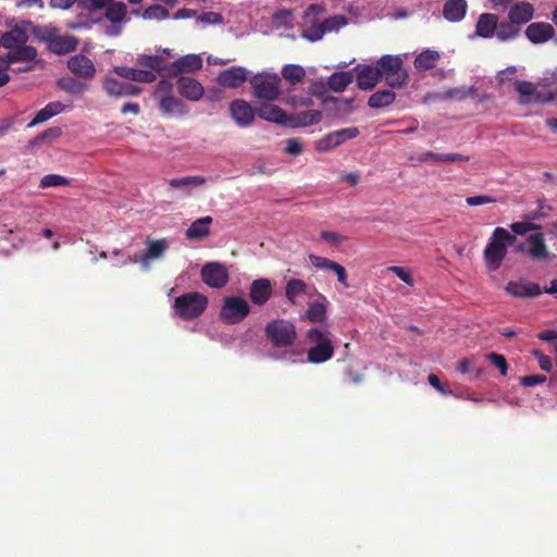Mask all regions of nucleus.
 <instances>
[{"label": "nucleus", "mask_w": 557, "mask_h": 557, "mask_svg": "<svg viewBox=\"0 0 557 557\" xmlns=\"http://www.w3.org/2000/svg\"><path fill=\"white\" fill-rule=\"evenodd\" d=\"M322 120V113L319 110H307L293 113L287 116L286 126L297 128L318 124Z\"/></svg>", "instance_id": "nucleus-22"}, {"label": "nucleus", "mask_w": 557, "mask_h": 557, "mask_svg": "<svg viewBox=\"0 0 557 557\" xmlns=\"http://www.w3.org/2000/svg\"><path fill=\"white\" fill-rule=\"evenodd\" d=\"M355 71H357V84L362 90L372 89L382 79L379 64L376 66L359 64Z\"/></svg>", "instance_id": "nucleus-16"}, {"label": "nucleus", "mask_w": 557, "mask_h": 557, "mask_svg": "<svg viewBox=\"0 0 557 557\" xmlns=\"http://www.w3.org/2000/svg\"><path fill=\"white\" fill-rule=\"evenodd\" d=\"M285 152L292 156H299L302 152L301 143L295 138L287 139Z\"/></svg>", "instance_id": "nucleus-61"}, {"label": "nucleus", "mask_w": 557, "mask_h": 557, "mask_svg": "<svg viewBox=\"0 0 557 557\" xmlns=\"http://www.w3.org/2000/svg\"><path fill=\"white\" fill-rule=\"evenodd\" d=\"M127 8L123 2H112L107 7L106 17L113 24H120L125 20Z\"/></svg>", "instance_id": "nucleus-40"}, {"label": "nucleus", "mask_w": 557, "mask_h": 557, "mask_svg": "<svg viewBox=\"0 0 557 557\" xmlns=\"http://www.w3.org/2000/svg\"><path fill=\"white\" fill-rule=\"evenodd\" d=\"M387 271L394 273L397 275L403 282H405L408 285L413 284V280L411 274L403 267L392 265L387 268Z\"/></svg>", "instance_id": "nucleus-56"}, {"label": "nucleus", "mask_w": 557, "mask_h": 557, "mask_svg": "<svg viewBox=\"0 0 557 557\" xmlns=\"http://www.w3.org/2000/svg\"><path fill=\"white\" fill-rule=\"evenodd\" d=\"M169 15V11L164 7L159 4L147 8L143 13L144 18L158 21L168 18Z\"/></svg>", "instance_id": "nucleus-51"}, {"label": "nucleus", "mask_w": 557, "mask_h": 557, "mask_svg": "<svg viewBox=\"0 0 557 557\" xmlns=\"http://www.w3.org/2000/svg\"><path fill=\"white\" fill-rule=\"evenodd\" d=\"M49 41V48L57 54H65L76 49L77 40L73 36H57L50 34L47 38Z\"/></svg>", "instance_id": "nucleus-26"}, {"label": "nucleus", "mask_w": 557, "mask_h": 557, "mask_svg": "<svg viewBox=\"0 0 557 557\" xmlns=\"http://www.w3.org/2000/svg\"><path fill=\"white\" fill-rule=\"evenodd\" d=\"M515 88L520 96V102L524 104L544 103L554 99L552 92L540 91L533 83L528 81H516Z\"/></svg>", "instance_id": "nucleus-9"}, {"label": "nucleus", "mask_w": 557, "mask_h": 557, "mask_svg": "<svg viewBox=\"0 0 557 557\" xmlns=\"http://www.w3.org/2000/svg\"><path fill=\"white\" fill-rule=\"evenodd\" d=\"M508 294L520 298H536L542 294L539 284L528 281L509 282L506 286Z\"/></svg>", "instance_id": "nucleus-19"}, {"label": "nucleus", "mask_w": 557, "mask_h": 557, "mask_svg": "<svg viewBox=\"0 0 557 557\" xmlns=\"http://www.w3.org/2000/svg\"><path fill=\"white\" fill-rule=\"evenodd\" d=\"M470 90L466 87H457L447 89L444 94H437L434 96L435 99L447 100V99H457L462 100L468 97Z\"/></svg>", "instance_id": "nucleus-50"}, {"label": "nucleus", "mask_w": 557, "mask_h": 557, "mask_svg": "<svg viewBox=\"0 0 557 557\" xmlns=\"http://www.w3.org/2000/svg\"><path fill=\"white\" fill-rule=\"evenodd\" d=\"M325 13V7L323 4H310L304 15V20L306 24H309L308 27L304 28L301 32V37L314 42L320 40L325 32L320 22V17Z\"/></svg>", "instance_id": "nucleus-7"}, {"label": "nucleus", "mask_w": 557, "mask_h": 557, "mask_svg": "<svg viewBox=\"0 0 557 557\" xmlns=\"http://www.w3.org/2000/svg\"><path fill=\"white\" fill-rule=\"evenodd\" d=\"M329 330L312 327L307 332V338L313 344L307 351V360L318 364L330 360L334 355V346Z\"/></svg>", "instance_id": "nucleus-2"}, {"label": "nucleus", "mask_w": 557, "mask_h": 557, "mask_svg": "<svg viewBox=\"0 0 557 557\" xmlns=\"http://www.w3.org/2000/svg\"><path fill=\"white\" fill-rule=\"evenodd\" d=\"M58 86L65 92L75 96L83 95L88 88V86L85 83L74 77H63L59 79Z\"/></svg>", "instance_id": "nucleus-39"}, {"label": "nucleus", "mask_w": 557, "mask_h": 557, "mask_svg": "<svg viewBox=\"0 0 557 557\" xmlns=\"http://www.w3.org/2000/svg\"><path fill=\"white\" fill-rule=\"evenodd\" d=\"M498 18L495 14L483 13L479 16L475 25V36L491 38L494 36Z\"/></svg>", "instance_id": "nucleus-27"}, {"label": "nucleus", "mask_w": 557, "mask_h": 557, "mask_svg": "<svg viewBox=\"0 0 557 557\" xmlns=\"http://www.w3.org/2000/svg\"><path fill=\"white\" fill-rule=\"evenodd\" d=\"M211 222L212 218L209 215L200 218L193 222L191 225L186 230L187 239H203L209 234Z\"/></svg>", "instance_id": "nucleus-32"}, {"label": "nucleus", "mask_w": 557, "mask_h": 557, "mask_svg": "<svg viewBox=\"0 0 557 557\" xmlns=\"http://www.w3.org/2000/svg\"><path fill=\"white\" fill-rule=\"evenodd\" d=\"M359 133L358 127H347L331 132L317 141L315 149L322 152L329 151L341 146L348 139L357 137Z\"/></svg>", "instance_id": "nucleus-8"}, {"label": "nucleus", "mask_w": 557, "mask_h": 557, "mask_svg": "<svg viewBox=\"0 0 557 557\" xmlns=\"http://www.w3.org/2000/svg\"><path fill=\"white\" fill-rule=\"evenodd\" d=\"M49 119H51V115L49 114L48 111H46L45 108H42L36 113L35 117L28 123V127H33L37 124L44 123V122L48 121Z\"/></svg>", "instance_id": "nucleus-63"}, {"label": "nucleus", "mask_w": 557, "mask_h": 557, "mask_svg": "<svg viewBox=\"0 0 557 557\" xmlns=\"http://www.w3.org/2000/svg\"><path fill=\"white\" fill-rule=\"evenodd\" d=\"M486 359L499 370L503 376L507 375L508 363L503 355L497 352H490L486 355Z\"/></svg>", "instance_id": "nucleus-52"}, {"label": "nucleus", "mask_w": 557, "mask_h": 557, "mask_svg": "<svg viewBox=\"0 0 557 557\" xmlns=\"http://www.w3.org/2000/svg\"><path fill=\"white\" fill-rule=\"evenodd\" d=\"M272 296V284L268 278L255 280L249 288V298L257 306H263Z\"/></svg>", "instance_id": "nucleus-20"}, {"label": "nucleus", "mask_w": 557, "mask_h": 557, "mask_svg": "<svg viewBox=\"0 0 557 557\" xmlns=\"http://www.w3.org/2000/svg\"><path fill=\"white\" fill-rule=\"evenodd\" d=\"M539 339L547 343L554 344V352L557 356V331L555 330H545L537 334Z\"/></svg>", "instance_id": "nucleus-59"}, {"label": "nucleus", "mask_w": 557, "mask_h": 557, "mask_svg": "<svg viewBox=\"0 0 557 557\" xmlns=\"http://www.w3.org/2000/svg\"><path fill=\"white\" fill-rule=\"evenodd\" d=\"M510 230L516 235H529L528 244H544L545 242V234L542 232L541 225L531 221L527 215L522 221L510 224Z\"/></svg>", "instance_id": "nucleus-10"}, {"label": "nucleus", "mask_w": 557, "mask_h": 557, "mask_svg": "<svg viewBox=\"0 0 557 557\" xmlns=\"http://www.w3.org/2000/svg\"><path fill=\"white\" fill-rule=\"evenodd\" d=\"M159 109L168 116H184L188 113L187 107L173 96H162L159 101Z\"/></svg>", "instance_id": "nucleus-24"}, {"label": "nucleus", "mask_w": 557, "mask_h": 557, "mask_svg": "<svg viewBox=\"0 0 557 557\" xmlns=\"http://www.w3.org/2000/svg\"><path fill=\"white\" fill-rule=\"evenodd\" d=\"M67 184H69V180L59 174H47V175L42 176L40 180L41 188L65 186Z\"/></svg>", "instance_id": "nucleus-49"}, {"label": "nucleus", "mask_w": 557, "mask_h": 557, "mask_svg": "<svg viewBox=\"0 0 557 557\" xmlns=\"http://www.w3.org/2000/svg\"><path fill=\"white\" fill-rule=\"evenodd\" d=\"M306 317L311 323H322L326 320V307L324 302L314 301L309 304Z\"/></svg>", "instance_id": "nucleus-41"}, {"label": "nucleus", "mask_w": 557, "mask_h": 557, "mask_svg": "<svg viewBox=\"0 0 557 557\" xmlns=\"http://www.w3.org/2000/svg\"><path fill=\"white\" fill-rule=\"evenodd\" d=\"M28 40V34L24 26H15L10 32L1 36L0 42L7 49L15 48L16 46L25 45Z\"/></svg>", "instance_id": "nucleus-31"}, {"label": "nucleus", "mask_w": 557, "mask_h": 557, "mask_svg": "<svg viewBox=\"0 0 557 557\" xmlns=\"http://www.w3.org/2000/svg\"><path fill=\"white\" fill-rule=\"evenodd\" d=\"M177 90L187 100L198 101L205 94L203 86L195 78L181 76L177 81Z\"/></svg>", "instance_id": "nucleus-17"}, {"label": "nucleus", "mask_w": 557, "mask_h": 557, "mask_svg": "<svg viewBox=\"0 0 557 557\" xmlns=\"http://www.w3.org/2000/svg\"><path fill=\"white\" fill-rule=\"evenodd\" d=\"M45 109H46V111L49 112L51 117H53V116L58 115L59 113L63 112L65 109V106L62 102L53 101V102H49L45 107Z\"/></svg>", "instance_id": "nucleus-64"}, {"label": "nucleus", "mask_w": 557, "mask_h": 557, "mask_svg": "<svg viewBox=\"0 0 557 557\" xmlns=\"http://www.w3.org/2000/svg\"><path fill=\"white\" fill-rule=\"evenodd\" d=\"M202 67V59L198 54H186L175 60L166 70L171 76L191 73Z\"/></svg>", "instance_id": "nucleus-15"}, {"label": "nucleus", "mask_w": 557, "mask_h": 557, "mask_svg": "<svg viewBox=\"0 0 557 557\" xmlns=\"http://www.w3.org/2000/svg\"><path fill=\"white\" fill-rule=\"evenodd\" d=\"M546 376L543 374L525 375L520 377V384L524 387H533L546 382Z\"/></svg>", "instance_id": "nucleus-55"}, {"label": "nucleus", "mask_w": 557, "mask_h": 557, "mask_svg": "<svg viewBox=\"0 0 557 557\" xmlns=\"http://www.w3.org/2000/svg\"><path fill=\"white\" fill-rule=\"evenodd\" d=\"M252 94L256 98L267 101H275L280 98L281 77L276 73L262 72L250 79Z\"/></svg>", "instance_id": "nucleus-5"}, {"label": "nucleus", "mask_w": 557, "mask_h": 557, "mask_svg": "<svg viewBox=\"0 0 557 557\" xmlns=\"http://www.w3.org/2000/svg\"><path fill=\"white\" fill-rule=\"evenodd\" d=\"M458 369L461 373H469L470 371H475V377H479L482 374L481 368H474L473 359L463 358L459 361Z\"/></svg>", "instance_id": "nucleus-58"}, {"label": "nucleus", "mask_w": 557, "mask_h": 557, "mask_svg": "<svg viewBox=\"0 0 557 557\" xmlns=\"http://www.w3.org/2000/svg\"><path fill=\"white\" fill-rule=\"evenodd\" d=\"M381 78L392 88H400L408 82L409 75L403 65L400 55L385 54L377 60Z\"/></svg>", "instance_id": "nucleus-3"}, {"label": "nucleus", "mask_w": 557, "mask_h": 557, "mask_svg": "<svg viewBox=\"0 0 557 557\" xmlns=\"http://www.w3.org/2000/svg\"><path fill=\"white\" fill-rule=\"evenodd\" d=\"M528 253L533 259H546L548 257L547 246H531Z\"/></svg>", "instance_id": "nucleus-62"}, {"label": "nucleus", "mask_w": 557, "mask_h": 557, "mask_svg": "<svg viewBox=\"0 0 557 557\" xmlns=\"http://www.w3.org/2000/svg\"><path fill=\"white\" fill-rule=\"evenodd\" d=\"M396 99V94L389 89L377 90L372 94L368 100V104L373 109H381L392 104Z\"/></svg>", "instance_id": "nucleus-36"}, {"label": "nucleus", "mask_w": 557, "mask_h": 557, "mask_svg": "<svg viewBox=\"0 0 557 557\" xmlns=\"http://www.w3.org/2000/svg\"><path fill=\"white\" fill-rule=\"evenodd\" d=\"M264 336L272 347L282 349L273 355L277 360L295 363L301 357L302 350L295 348L297 331L295 324L286 319H274L267 323Z\"/></svg>", "instance_id": "nucleus-1"}, {"label": "nucleus", "mask_w": 557, "mask_h": 557, "mask_svg": "<svg viewBox=\"0 0 557 557\" xmlns=\"http://www.w3.org/2000/svg\"><path fill=\"white\" fill-rule=\"evenodd\" d=\"M516 237L510 231L504 227H496L487 244H513Z\"/></svg>", "instance_id": "nucleus-47"}, {"label": "nucleus", "mask_w": 557, "mask_h": 557, "mask_svg": "<svg viewBox=\"0 0 557 557\" xmlns=\"http://www.w3.org/2000/svg\"><path fill=\"white\" fill-rule=\"evenodd\" d=\"M310 258H311L312 264L314 267L334 271L335 274L337 275L338 282L346 287L348 286L347 273L343 265H341L339 263H337L335 261H332V260H329V259L322 258V257L310 256Z\"/></svg>", "instance_id": "nucleus-29"}, {"label": "nucleus", "mask_w": 557, "mask_h": 557, "mask_svg": "<svg viewBox=\"0 0 557 557\" xmlns=\"http://www.w3.org/2000/svg\"><path fill=\"white\" fill-rule=\"evenodd\" d=\"M323 29L326 33L337 32L347 25V18L344 15H334L321 22Z\"/></svg>", "instance_id": "nucleus-48"}, {"label": "nucleus", "mask_w": 557, "mask_h": 557, "mask_svg": "<svg viewBox=\"0 0 557 557\" xmlns=\"http://www.w3.org/2000/svg\"><path fill=\"white\" fill-rule=\"evenodd\" d=\"M5 60L9 61V65L14 62L29 63L36 59L37 51L32 46L21 45L15 48H10Z\"/></svg>", "instance_id": "nucleus-28"}, {"label": "nucleus", "mask_w": 557, "mask_h": 557, "mask_svg": "<svg viewBox=\"0 0 557 557\" xmlns=\"http://www.w3.org/2000/svg\"><path fill=\"white\" fill-rule=\"evenodd\" d=\"M102 87L109 96L122 98L124 82H120L112 76H106L102 81Z\"/></svg>", "instance_id": "nucleus-45"}, {"label": "nucleus", "mask_w": 557, "mask_h": 557, "mask_svg": "<svg viewBox=\"0 0 557 557\" xmlns=\"http://www.w3.org/2000/svg\"><path fill=\"white\" fill-rule=\"evenodd\" d=\"M467 10L466 0H447L443 7V16L451 23L460 22L466 16Z\"/></svg>", "instance_id": "nucleus-25"}, {"label": "nucleus", "mask_w": 557, "mask_h": 557, "mask_svg": "<svg viewBox=\"0 0 557 557\" xmlns=\"http://www.w3.org/2000/svg\"><path fill=\"white\" fill-rule=\"evenodd\" d=\"M230 113L239 127L249 126L253 122L255 115H257L250 103L243 99L231 102Z\"/></svg>", "instance_id": "nucleus-11"}, {"label": "nucleus", "mask_w": 557, "mask_h": 557, "mask_svg": "<svg viewBox=\"0 0 557 557\" xmlns=\"http://www.w3.org/2000/svg\"><path fill=\"white\" fill-rule=\"evenodd\" d=\"M168 246H148L146 253L141 256L140 262L148 267L151 260L159 258Z\"/></svg>", "instance_id": "nucleus-53"}, {"label": "nucleus", "mask_w": 557, "mask_h": 557, "mask_svg": "<svg viewBox=\"0 0 557 557\" xmlns=\"http://www.w3.org/2000/svg\"><path fill=\"white\" fill-rule=\"evenodd\" d=\"M354 81V74L348 72H335L329 77V87L334 91H343Z\"/></svg>", "instance_id": "nucleus-37"}, {"label": "nucleus", "mask_w": 557, "mask_h": 557, "mask_svg": "<svg viewBox=\"0 0 557 557\" xmlns=\"http://www.w3.org/2000/svg\"><path fill=\"white\" fill-rule=\"evenodd\" d=\"M67 67L74 75L84 79H92L96 75L94 62L81 53L72 55L67 60Z\"/></svg>", "instance_id": "nucleus-13"}, {"label": "nucleus", "mask_w": 557, "mask_h": 557, "mask_svg": "<svg viewBox=\"0 0 557 557\" xmlns=\"http://www.w3.org/2000/svg\"><path fill=\"white\" fill-rule=\"evenodd\" d=\"M553 210V207L552 205L547 201V199L545 198H540L537 199V208L533 211H530L529 213H527L525 215L531 220V221H536V220H541V219H544L546 216H548V213Z\"/></svg>", "instance_id": "nucleus-46"}, {"label": "nucleus", "mask_w": 557, "mask_h": 557, "mask_svg": "<svg viewBox=\"0 0 557 557\" xmlns=\"http://www.w3.org/2000/svg\"><path fill=\"white\" fill-rule=\"evenodd\" d=\"M248 70L243 66H232L223 70L218 75V83L225 88H237L248 78Z\"/></svg>", "instance_id": "nucleus-14"}, {"label": "nucleus", "mask_w": 557, "mask_h": 557, "mask_svg": "<svg viewBox=\"0 0 557 557\" xmlns=\"http://www.w3.org/2000/svg\"><path fill=\"white\" fill-rule=\"evenodd\" d=\"M202 281L210 287L221 288L228 281L227 270L219 263H208L201 270Z\"/></svg>", "instance_id": "nucleus-12"}, {"label": "nucleus", "mask_w": 557, "mask_h": 557, "mask_svg": "<svg viewBox=\"0 0 557 557\" xmlns=\"http://www.w3.org/2000/svg\"><path fill=\"white\" fill-rule=\"evenodd\" d=\"M197 22L208 25L221 24L223 22V16L216 12H206L197 16Z\"/></svg>", "instance_id": "nucleus-54"}, {"label": "nucleus", "mask_w": 557, "mask_h": 557, "mask_svg": "<svg viewBox=\"0 0 557 557\" xmlns=\"http://www.w3.org/2000/svg\"><path fill=\"white\" fill-rule=\"evenodd\" d=\"M137 63L144 67H148L152 72L161 73L164 67V59L161 55H140Z\"/></svg>", "instance_id": "nucleus-43"}, {"label": "nucleus", "mask_w": 557, "mask_h": 557, "mask_svg": "<svg viewBox=\"0 0 557 557\" xmlns=\"http://www.w3.org/2000/svg\"><path fill=\"white\" fill-rule=\"evenodd\" d=\"M208 306L207 296L198 293H185L175 298L173 309L183 320H193L200 317Z\"/></svg>", "instance_id": "nucleus-4"}, {"label": "nucleus", "mask_w": 557, "mask_h": 557, "mask_svg": "<svg viewBox=\"0 0 557 557\" xmlns=\"http://www.w3.org/2000/svg\"><path fill=\"white\" fill-rule=\"evenodd\" d=\"M307 289L308 285L302 280L292 278L286 284L285 296L292 304H295L299 296L307 294Z\"/></svg>", "instance_id": "nucleus-38"}, {"label": "nucleus", "mask_w": 557, "mask_h": 557, "mask_svg": "<svg viewBox=\"0 0 557 557\" xmlns=\"http://www.w3.org/2000/svg\"><path fill=\"white\" fill-rule=\"evenodd\" d=\"M250 313L248 301L240 296H227L220 309V319L227 324L242 322Z\"/></svg>", "instance_id": "nucleus-6"}, {"label": "nucleus", "mask_w": 557, "mask_h": 557, "mask_svg": "<svg viewBox=\"0 0 557 557\" xmlns=\"http://www.w3.org/2000/svg\"><path fill=\"white\" fill-rule=\"evenodd\" d=\"M256 114L268 122L276 123L286 126L287 116L286 112L277 106L271 103H262L256 110Z\"/></svg>", "instance_id": "nucleus-23"}, {"label": "nucleus", "mask_w": 557, "mask_h": 557, "mask_svg": "<svg viewBox=\"0 0 557 557\" xmlns=\"http://www.w3.org/2000/svg\"><path fill=\"white\" fill-rule=\"evenodd\" d=\"M534 8L529 2H519L515 4L509 11V20L512 24H525L532 20Z\"/></svg>", "instance_id": "nucleus-30"}, {"label": "nucleus", "mask_w": 557, "mask_h": 557, "mask_svg": "<svg viewBox=\"0 0 557 557\" xmlns=\"http://www.w3.org/2000/svg\"><path fill=\"white\" fill-rule=\"evenodd\" d=\"M440 60V53L436 50L426 49L419 53L414 59V67L418 71H428L434 69Z\"/></svg>", "instance_id": "nucleus-35"}, {"label": "nucleus", "mask_w": 557, "mask_h": 557, "mask_svg": "<svg viewBox=\"0 0 557 557\" xmlns=\"http://www.w3.org/2000/svg\"><path fill=\"white\" fill-rule=\"evenodd\" d=\"M525 36L533 44H543L554 38L555 28L549 23H531L525 29Z\"/></svg>", "instance_id": "nucleus-18"}, {"label": "nucleus", "mask_w": 557, "mask_h": 557, "mask_svg": "<svg viewBox=\"0 0 557 557\" xmlns=\"http://www.w3.org/2000/svg\"><path fill=\"white\" fill-rule=\"evenodd\" d=\"M113 71L124 79L139 83H152L157 79L154 72L146 69H134L128 66H114Z\"/></svg>", "instance_id": "nucleus-21"}, {"label": "nucleus", "mask_w": 557, "mask_h": 557, "mask_svg": "<svg viewBox=\"0 0 557 557\" xmlns=\"http://www.w3.org/2000/svg\"><path fill=\"white\" fill-rule=\"evenodd\" d=\"M282 76L292 85H296L305 78L306 71L300 65L287 64L282 69Z\"/></svg>", "instance_id": "nucleus-42"}, {"label": "nucleus", "mask_w": 557, "mask_h": 557, "mask_svg": "<svg viewBox=\"0 0 557 557\" xmlns=\"http://www.w3.org/2000/svg\"><path fill=\"white\" fill-rule=\"evenodd\" d=\"M519 33V28L516 24L510 23H497V27L495 30L496 37L500 41H507L513 39Z\"/></svg>", "instance_id": "nucleus-44"}, {"label": "nucleus", "mask_w": 557, "mask_h": 557, "mask_svg": "<svg viewBox=\"0 0 557 557\" xmlns=\"http://www.w3.org/2000/svg\"><path fill=\"white\" fill-rule=\"evenodd\" d=\"M507 253V246H486L484 259L488 271L497 270Z\"/></svg>", "instance_id": "nucleus-33"}, {"label": "nucleus", "mask_w": 557, "mask_h": 557, "mask_svg": "<svg viewBox=\"0 0 557 557\" xmlns=\"http://www.w3.org/2000/svg\"><path fill=\"white\" fill-rule=\"evenodd\" d=\"M494 201L495 199L493 197L486 195L471 196L466 198L467 205L471 207L492 203Z\"/></svg>", "instance_id": "nucleus-60"}, {"label": "nucleus", "mask_w": 557, "mask_h": 557, "mask_svg": "<svg viewBox=\"0 0 557 557\" xmlns=\"http://www.w3.org/2000/svg\"><path fill=\"white\" fill-rule=\"evenodd\" d=\"M207 182V177L201 175L176 177L169 181V185L172 188L183 189L186 194H190L191 189L203 185Z\"/></svg>", "instance_id": "nucleus-34"}, {"label": "nucleus", "mask_w": 557, "mask_h": 557, "mask_svg": "<svg viewBox=\"0 0 557 557\" xmlns=\"http://www.w3.org/2000/svg\"><path fill=\"white\" fill-rule=\"evenodd\" d=\"M77 5L83 10L95 11L106 5L107 0H76Z\"/></svg>", "instance_id": "nucleus-57"}]
</instances>
